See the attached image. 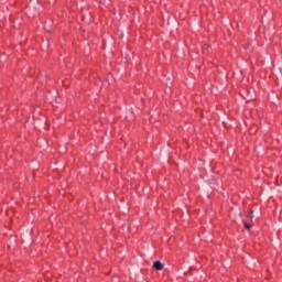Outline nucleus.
Returning a JSON list of instances; mask_svg holds the SVG:
<instances>
[{
  "mask_svg": "<svg viewBox=\"0 0 282 282\" xmlns=\"http://www.w3.org/2000/svg\"><path fill=\"white\" fill-rule=\"evenodd\" d=\"M249 217H250V218H253V214L251 213V214L249 215Z\"/></svg>",
  "mask_w": 282,
  "mask_h": 282,
  "instance_id": "nucleus-3",
  "label": "nucleus"
},
{
  "mask_svg": "<svg viewBox=\"0 0 282 282\" xmlns=\"http://www.w3.org/2000/svg\"><path fill=\"white\" fill-rule=\"evenodd\" d=\"M245 228H246L247 230H250L251 225H250V224H248V223H245Z\"/></svg>",
  "mask_w": 282,
  "mask_h": 282,
  "instance_id": "nucleus-2",
  "label": "nucleus"
},
{
  "mask_svg": "<svg viewBox=\"0 0 282 282\" xmlns=\"http://www.w3.org/2000/svg\"><path fill=\"white\" fill-rule=\"evenodd\" d=\"M153 268L156 270V271H162L164 269V265L161 263V261H154L153 263Z\"/></svg>",
  "mask_w": 282,
  "mask_h": 282,
  "instance_id": "nucleus-1",
  "label": "nucleus"
}]
</instances>
